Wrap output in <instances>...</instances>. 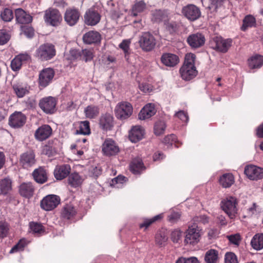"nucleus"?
<instances>
[{
    "label": "nucleus",
    "instance_id": "nucleus-33",
    "mask_svg": "<svg viewBox=\"0 0 263 263\" xmlns=\"http://www.w3.org/2000/svg\"><path fill=\"white\" fill-rule=\"evenodd\" d=\"M83 181V178L78 173H71L68 176V184L73 187L79 186L81 185Z\"/></svg>",
    "mask_w": 263,
    "mask_h": 263
},
{
    "label": "nucleus",
    "instance_id": "nucleus-8",
    "mask_svg": "<svg viewBox=\"0 0 263 263\" xmlns=\"http://www.w3.org/2000/svg\"><path fill=\"white\" fill-rule=\"evenodd\" d=\"M102 151L104 155L112 156L117 155L119 152L120 149L114 140L107 138L105 140L102 144Z\"/></svg>",
    "mask_w": 263,
    "mask_h": 263
},
{
    "label": "nucleus",
    "instance_id": "nucleus-34",
    "mask_svg": "<svg viewBox=\"0 0 263 263\" xmlns=\"http://www.w3.org/2000/svg\"><path fill=\"white\" fill-rule=\"evenodd\" d=\"M252 247L256 250H260L263 249V234H255L251 241Z\"/></svg>",
    "mask_w": 263,
    "mask_h": 263
},
{
    "label": "nucleus",
    "instance_id": "nucleus-63",
    "mask_svg": "<svg viewBox=\"0 0 263 263\" xmlns=\"http://www.w3.org/2000/svg\"><path fill=\"white\" fill-rule=\"evenodd\" d=\"M175 116L185 123H187L189 120V117L184 111H179L175 114Z\"/></svg>",
    "mask_w": 263,
    "mask_h": 263
},
{
    "label": "nucleus",
    "instance_id": "nucleus-31",
    "mask_svg": "<svg viewBox=\"0 0 263 263\" xmlns=\"http://www.w3.org/2000/svg\"><path fill=\"white\" fill-rule=\"evenodd\" d=\"M77 213L75 207L71 204H66L62 209L61 216L66 219H70L73 218Z\"/></svg>",
    "mask_w": 263,
    "mask_h": 263
},
{
    "label": "nucleus",
    "instance_id": "nucleus-3",
    "mask_svg": "<svg viewBox=\"0 0 263 263\" xmlns=\"http://www.w3.org/2000/svg\"><path fill=\"white\" fill-rule=\"evenodd\" d=\"M201 235V229L196 224H193L185 232L184 243L194 246L199 241Z\"/></svg>",
    "mask_w": 263,
    "mask_h": 263
},
{
    "label": "nucleus",
    "instance_id": "nucleus-38",
    "mask_svg": "<svg viewBox=\"0 0 263 263\" xmlns=\"http://www.w3.org/2000/svg\"><path fill=\"white\" fill-rule=\"evenodd\" d=\"M143 168L142 160L139 158L133 160L130 164V170L134 174H139Z\"/></svg>",
    "mask_w": 263,
    "mask_h": 263
},
{
    "label": "nucleus",
    "instance_id": "nucleus-35",
    "mask_svg": "<svg viewBox=\"0 0 263 263\" xmlns=\"http://www.w3.org/2000/svg\"><path fill=\"white\" fill-rule=\"evenodd\" d=\"M219 183L224 188L229 187L234 183V177L231 173L224 174L220 177Z\"/></svg>",
    "mask_w": 263,
    "mask_h": 263
},
{
    "label": "nucleus",
    "instance_id": "nucleus-28",
    "mask_svg": "<svg viewBox=\"0 0 263 263\" xmlns=\"http://www.w3.org/2000/svg\"><path fill=\"white\" fill-rule=\"evenodd\" d=\"M34 187L31 182H24L19 187L20 194L23 197L30 198L33 195Z\"/></svg>",
    "mask_w": 263,
    "mask_h": 263
},
{
    "label": "nucleus",
    "instance_id": "nucleus-59",
    "mask_svg": "<svg viewBox=\"0 0 263 263\" xmlns=\"http://www.w3.org/2000/svg\"><path fill=\"white\" fill-rule=\"evenodd\" d=\"M228 238L230 242L231 243H233L235 245L238 246L240 241V236L239 234H236L234 235H231L230 236H228Z\"/></svg>",
    "mask_w": 263,
    "mask_h": 263
},
{
    "label": "nucleus",
    "instance_id": "nucleus-7",
    "mask_svg": "<svg viewBox=\"0 0 263 263\" xmlns=\"http://www.w3.org/2000/svg\"><path fill=\"white\" fill-rule=\"evenodd\" d=\"M61 199L55 195H48L41 201L40 205L42 209L49 211L55 209L60 203Z\"/></svg>",
    "mask_w": 263,
    "mask_h": 263
},
{
    "label": "nucleus",
    "instance_id": "nucleus-47",
    "mask_svg": "<svg viewBox=\"0 0 263 263\" xmlns=\"http://www.w3.org/2000/svg\"><path fill=\"white\" fill-rule=\"evenodd\" d=\"M146 5L143 1H139L136 3L133 6L132 15L135 16L138 13L142 12L145 9Z\"/></svg>",
    "mask_w": 263,
    "mask_h": 263
},
{
    "label": "nucleus",
    "instance_id": "nucleus-41",
    "mask_svg": "<svg viewBox=\"0 0 263 263\" xmlns=\"http://www.w3.org/2000/svg\"><path fill=\"white\" fill-rule=\"evenodd\" d=\"M77 134L89 135L90 134V128L89 122L88 121H81L79 122V129L77 130Z\"/></svg>",
    "mask_w": 263,
    "mask_h": 263
},
{
    "label": "nucleus",
    "instance_id": "nucleus-27",
    "mask_svg": "<svg viewBox=\"0 0 263 263\" xmlns=\"http://www.w3.org/2000/svg\"><path fill=\"white\" fill-rule=\"evenodd\" d=\"M16 21L21 24H28L32 21V17L21 8L15 10Z\"/></svg>",
    "mask_w": 263,
    "mask_h": 263
},
{
    "label": "nucleus",
    "instance_id": "nucleus-6",
    "mask_svg": "<svg viewBox=\"0 0 263 263\" xmlns=\"http://www.w3.org/2000/svg\"><path fill=\"white\" fill-rule=\"evenodd\" d=\"M140 47L145 51H150L156 45V39L149 32H143L138 41Z\"/></svg>",
    "mask_w": 263,
    "mask_h": 263
},
{
    "label": "nucleus",
    "instance_id": "nucleus-61",
    "mask_svg": "<svg viewBox=\"0 0 263 263\" xmlns=\"http://www.w3.org/2000/svg\"><path fill=\"white\" fill-rule=\"evenodd\" d=\"M223 0H210V4L208 6L210 9L216 10L218 7L221 6Z\"/></svg>",
    "mask_w": 263,
    "mask_h": 263
},
{
    "label": "nucleus",
    "instance_id": "nucleus-29",
    "mask_svg": "<svg viewBox=\"0 0 263 263\" xmlns=\"http://www.w3.org/2000/svg\"><path fill=\"white\" fill-rule=\"evenodd\" d=\"M70 170L68 164L57 166L54 170V176L57 179L62 180L69 174Z\"/></svg>",
    "mask_w": 263,
    "mask_h": 263
},
{
    "label": "nucleus",
    "instance_id": "nucleus-43",
    "mask_svg": "<svg viewBox=\"0 0 263 263\" xmlns=\"http://www.w3.org/2000/svg\"><path fill=\"white\" fill-rule=\"evenodd\" d=\"M258 206L255 203L248 208L246 209L244 211V217H251L254 215H257L258 213Z\"/></svg>",
    "mask_w": 263,
    "mask_h": 263
},
{
    "label": "nucleus",
    "instance_id": "nucleus-23",
    "mask_svg": "<svg viewBox=\"0 0 263 263\" xmlns=\"http://www.w3.org/2000/svg\"><path fill=\"white\" fill-rule=\"evenodd\" d=\"M83 40L86 44H97L101 42V35L96 31H89L83 35Z\"/></svg>",
    "mask_w": 263,
    "mask_h": 263
},
{
    "label": "nucleus",
    "instance_id": "nucleus-36",
    "mask_svg": "<svg viewBox=\"0 0 263 263\" xmlns=\"http://www.w3.org/2000/svg\"><path fill=\"white\" fill-rule=\"evenodd\" d=\"M12 181L9 178H5L0 181V195H6L11 190Z\"/></svg>",
    "mask_w": 263,
    "mask_h": 263
},
{
    "label": "nucleus",
    "instance_id": "nucleus-17",
    "mask_svg": "<svg viewBox=\"0 0 263 263\" xmlns=\"http://www.w3.org/2000/svg\"><path fill=\"white\" fill-rule=\"evenodd\" d=\"M187 42L192 48H197L204 45L205 43V37L201 33H194L188 36Z\"/></svg>",
    "mask_w": 263,
    "mask_h": 263
},
{
    "label": "nucleus",
    "instance_id": "nucleus-32",
    "mask_svg": "<svg viewBox=\"0 0 263 263\" xmlns=\"http://www.w3.org/2000/svg\"><path fill=\"white\" fill-rule=\"evenodd\" d=\"M219 259V252L215 249L208 250L204 255V261L206 263H217Z\"/></svg>",
    "mask_w": 263,
    "mask_h": 263
},
{
    "label": "nucleus",
    "instance_id": "nucleus-60",
    "mask_svg": "<svg viewBox=\"0 0 263 263\" xmlns=\"http://www.w3.org/2000/svg\"><path fill=\"white\" fill-rule=\"evenodd\" d=\"M131 40H124L119 45V47L124 51L125 53H128Z\"/></svg>",
    "mask_w": 263,
    "mask_h": 263
},
{
    "label": "nucleus",
    "instance_id": "nucleus-56",
    "mask_svg": "<svg viewBox=\"0 0 263 263\" xmlns=\"http://www.w3.org/2000/svg\"><path fill=\"white\" fill-rule=\"evenodd\" d=\"M9 39V35L6 31L0 30V45H4L7 43Z\"/></svg>",
    "mask_w": 263,
    "mask_h": 263
},
{
    "label": "nucleus",
    "instance_id": "nucleus-10",
    "mask_svg": "<svg viewBox=\"0 0 263 263\" xmlns=\"http://www.w3.org/2000/svg\"><path fill=\"white\" fill-rule=\"evenodd\" d=\"M182 13L186 18L191 21H194L201 16L200 9L193 4H189L183 7Z\"/></svg>",
    "mask_w": 263,
    "mask_h": 263
},
{
    "label": "nucleus",
    "instance_id": "nucleus-49",
    "mask_svg": "<svg viewBox=\"0 0 263 263\" xmlns=\"http://www.w3.org/2000/svg\"><path fill=\"white\" fill-rule=\"evenodd\" d=\"M93 57V52L90 49H85L81 51V59L85 62L91 60Z\"/></svg>",
    "mask_w": 263,
    "mask_h": 263
},
{
    "label": "nucleus",
    "instance_id": "nucleus-4",
    "mask_svg": "<svg viewBox=\"0 0 263 263\" xmlns=\"http://www.w3.org/2000/svg\"><path fill=\"white\" fill-rule=\"evenodd\" d=\"M133 112L132 104L127 101L119 102L115 109L116 117L121 120H125L129 118Z\"/></svg>",
    "mask_w": 263,
    "mask_h": 263
},
{
    "label": "nucleus",
    "instance_id": "nucleus-13",
    "mask_svg": "<svg viewBox=\"0 0 263 263\" xmlns=\"http://www.w3.org/2000/svg\"><path fill=\"white\" fill-rule=\"evenodd\" d=\"M57 102L53 97H48L42 99L39 103V106L47 114H52L55 110Z\"/></svg>",
    "mask_w": 263,
    "mask_h": 263
},
{
    "label": "nucleus",
    "instance_id": "nucleus-64",
    "mask_svg": "<svg viewBox=\"0 0 263 263\" xmlns=\"http://www.w3.org/2000/svg\"><path fill=\"white\" fill-rule=\"evenodd\" d=\"M69 54L70 56L69 59L71 60H74L78 59L79 57L81 58V51L73 49L70 50Z\"/></svg>",
    "mask_w": 263,
    "mask_h": 263
},
{
    "label": "nucleus",
    "instance_id": "nucleus-11",
    "mask_svg": "<svg viewBox=\"0 0 263 263\" xmlns=\"http://www.w3.org/2000/svg\"><path fill=\"white\" fill-rule=\"evenodd\" d=\"M44 18L47 23L53 26L59 25L62 20L60 12L57 9L52 8L45 11Z\"/></svg>",
    "mask_w": 263,
    "mask_h": 263
},
{
    "label": "nucleus",
    "instance_id": "nucleus-42",
    "mask_svg": "<svg viewBox=\"0 0 263 263\" xmlns=\"http://www.w3.org/2000/svg\"><path fill=\"white\" fill-rule=\"evenodd\" d=\"M256 24V20L254 16L251 15H247L243 20V24L241 26V30L246 31L248 28L255 26Z\"/></svg>",
    "mask_w": 263,
    "mask_h": 263
},
{
    "label": "nucleus",
    "instance_id": "nucleus-58",
    "mask_svg": "<svg viewBox=\"0 0 263 263\" xmlns=\"http://www.w3.org/2000/svg\"><path fill=\"white\" fill-rule=\"evenodd\" d=\"M182 237V232L180 230L173 231L171 234V238L173 242H177Z\"/></svg>",
    "mask_w": 263,
    "mask_h": 263
},
{
    "label": "nucleus",
    "instance_id": "nucleus-16",
    "mask_svg": "<svg viewBox=\"0 0 263 263\" xmlns=\"http://www.w3.org/2000/svg\"><path fill=\"white\" fill-rule=\"evenodd\" d=\"M26 116L21 112H15L12 114L9 119V125L14 128L22 126L26 122Z\"/></svg>",
    "mask_w": 263,
    "mask_h": 263
},
{
    "label": "nucleus",
    "instance_id": "nucleus-22",
    "mask_svg": "<svg viewBox=\"0 0 263 263\" xmlns=\"http://www.w3.org/2000/svg\"><path fill=\"white\" fill-rule=\"evenodd\" d=\"M80 17V13L76 9H68L66 10L64 19L69 26L74 25L78 21Z\"/></svg>",
    "mask_w": 263,
    "mask_h": 263
},
{
    "label": "nucleus",
    "instance_id": "nucleus-1",
    "mask_svg": "<svg viewBox=\"0 0 263 263\" xmlns=\"http://www.w3.org/2000/svg\"><path fill=\"white\" fill-rule=\"evenodd\" d=\"M196 55L192 53H187L183 65L180 69L181 78L185 81H190L195 77L198 73L195 66Z\"/></svg>",
    "mask_w": 263,
    "mask_h": 263
},
{
    "label": "nucleus",
    "instance_id": "nucleus-46",
    "mask_svg": "<svg viewBox=\"0 0 263 263\" xmlns=\"http://www.w3.org/2000/svg\"><path fill=\"white\" fill-rule=\"evenodd\" d=\"M13 17L14 15L13 11L10 9L5 8L1 12V17L2 20L5 22L11 21L13 18Z\"/></svg>",
    "mask_w": 263,
    "mask_h": 263
},
{
    "label": "nucleus",
    "instance_id": "nucleus-44",
    "mask_svg": "<svg viewBox=\"0 0 263 263\" xmlns=\"http://www.w3.org/2000/svg\"><path fill=\"white\" fill-rule=\"evenodd\" d=\"M153 19L156 22H165L167 17V13L160 10H156L153 13Z\"/></svg>",
    "mask_w": 263,
    "mask_h": 263
},
{
    "label": "nucleus",
    "instance_id": "nucleus-30",
    "mask_svg": "<svg viewBox=\"0 0 263 263\" xmlns=\"http://www.w3.org/2000/svg\"><path fill=\"white\" fill-rule=\"evenodd\" d=\"M32 176L34 180L40 184H43L47 181V174L46 171L42 167L34 170Z\"/></svg>",
    "mask_w": 263,
    "mask_h": 263
},
{
    "label": "nucleus",
    "instance_id": "nucleus-48",
    "mask_svg": "<svg viewBox=\"0 0 263 263\" xmlns=\"http://www.w3.org/2000/svg\"><path fill=\"white\" fill-rule=\"evenodd\" d=\"M166 125L163 121H158L154 125V133L156 135L159 136L163 134L165 131Z\"/></svg>",
    "mask_w": 263,
    "mask_h": 263
},
{
    "label": "nucleus",
    "instance_id": "nucleus-18",
    "mask_svg": "<svg viewBox=\"0 0 263 263\" xmlns=\"http://www.w3.org/2000/svg\"><path fill=\"white\" fill-rule=\"evenodd\" d=\"M12 88L17 97L22 98L29 93L30 87L26 83L18 82L12 85Z\"/></svg>",
    "mask_w": 263,
    "mask_h": 263
},
{
    "label": "nucleus",
    "instance_id": "nucleus-24",
    "mask_svg": "<svg viewBox=\"0 0 263 263\" xmlns=\"http://www.w3.org/2000/svg\"><path fill=\"white\" fill-rule=\"evenodd\" d=\"M100 127L104 131L110 130L114 126V118L109 114L102 116L99 120Z\"/></svg>",
    "mask_w": 263,
    "mask_h": 263
},
{
    "label": "nucleus",
    "instance_id": "nucleus-54",
    "mask_svg": "<svg viewBox=\"0 0 263 263\" xmlns=\"http://www.w3.org/2000/svg\"><path fill=\"white\" fill-rule=\"evenodd\" d=\"M176 263H199V261L195 257H191L187 258L180 257L177 260Z\"/></svg>",
    "mask_w": 263,
    "mask_h": 263
},
{
    "label": "nucleus",
    "instance_id": "nucleus-45",
    "mask_svg": "<svg viewBox=\"0 0 263 263\" xmlns=\"http://www.w3.org/2000/svg\"><path fill=\"white\" fill-rule=\"evenodd\" d=\"M10 229L9 224L5 220H0V238L7 237Z\"/></svg>",
    "mask_w": 263,
    "mask_h": 263
},
{
    "label": "nucleus",
    "instance_id": "nucleus-5",
    "mask_svg": "<svg viewBox=\"0 0 263 263\" xmlns=\"http://www.w3.org/2000/svg\"><path fill=\"white\" fill-rule=\"evenodd\" d=\"M55 55V50L51 44H44L41 45L36 51V57L42 61H47Z\"/></svg>",
    "mask_w": 263,
    "mask_h": 263
},
{
    "label": "nucleus",
    "instance_id": "nucleus-37",
    "mask_svg": "<svg viewBox=\"0 0 263 263\" xmlns=\"http://www.w3.org/2000/svg\"><path fill=\"white\" fill-rule=\"evenodd\" d=\"M84 112L87 118L94 119L98 116L99 109L97 106L90 105L85 108Z\"/></svg>",
    "mask_w": 263,
    "mask_h": 263
},
{
    "label": "nucleus",
    "instance_id": "nucleus-14",
    "mask_svg": "<svg viewBox=\"0 0 263 263\" xmlns=\"http://www.w3.org/2000/svg\"><path fill=\"white\" fill-rule=\"evenodd\" d=\"M20 164L24 168H28L36 162L35 154L32 151H29L23 153L20 158Z\"/></svg>",
    "mask_w": 263,
    "mask_h": 263
},
{
    "label": "nucleus",
    "instance_id": "nucleus-62",
    "mask_svg": "<svg viewBox=\"0 0 263 263\" xmlns=\"http://www.w3.org/2000/svg\"><path fill=\"white\" fill-rule=\"evenodd\" d=\"M25 245L24 242L21 240L16 245L12 248L9 253H13L20 250H22Z\"/></svg>",
    "mask_w": 263,
    "mask_h": 263
},
{
    "label": "nucleus",
    "instance_id": "nucleus-21",
    "mask_svg": "<svg viewBox=\"0 0 263 263\" xmlns=\"http://www.w3.org/2000/svg\"><path fill=\"white\" fill-rule=\"evenodd\" d=\"M144 130L139 125L133 126L129 133V139L133 143H136L141 140L144 137Z\"/></svg>",
    "mask_w": 263,
    "mask_h": 263
},
{
    "label": "nucleus",
    "instance_id": "nucleus-57",
    "mask_svg": "<svg viewBox=\"0 0 263 263\" xmlns=\"http://www.w3.org/2000/svg\"><path fill=\"white\" fill-rule=\"evenodd\" d=\"M139 89L145 93L151 92L153 89V87L149 84L146 83H142L139 85Z\"/></svg>",
    "mask_w": 263,
    "mask_h": 263
},
{
    "label": "nucleus",
    "instance_id": "nucleus-20",
    "mask_svg": "<svg viewBox=\"0 0 263 263\" xmlns=\"http://www.w3.org/2000/svg\"><path fill=\"white\" fill-rule=\"evenodd\" d=\"M52 134V128L48 125H43L39 127L35 132V138L42 141L48 138Z\"/></svg>",
    "mask_w": 263,
    "mask_h": 263
},
{
    "label": "nucleus",
    "instance_id": "nucleus-9",
    "mask_svg": "<svg viewBox=\"0 0 263 263\" xmlns=\"http://www.w3.org/2000/svg\"><path fill=\"white\" fill-rule=\"evenodd\" d=\"M231 39H223L221 37H214L211 42L212 48L221 52H226L232 45Z\"/></svg>",
    "mask_w": 263,
    "mask_h": 263
},
{
    "label": "nucleus",
    "instance_id": "nucleus-40",
    "mask_svg": "<svg viewBox=\"0 0 263 263\" xmlns=\"http://www.w3.org/2000/svg\"><path fill=\"white\" fill-rule=\"evenodd\" d=\"M167 239V236L164 231L158 232L155 236L156 243L160 247L164 246L166 244Z\"/></svg>",
    "mask_w": 263,
    "mask_h": 263
},
{
    "label": "nucleus",
    "instance_id": "nucleus-50",
    "mask_svg": "<svg viewBox=\"0 0 263 263\" xmlns=\"http://www.w3.org/2000/svg\"><path fill=\"white\" fill-rule=\"evenodd\" d=\"M30 228L33 233L41 234L44 232L43 226L36 222L30 223Z\"/></svg>",
    "mask_w": 263,
    "mask_h": 263
},
{
    "label": "nucleus",
    "instance_id": "nucleus-39",
    "mask_svg": "<svg viewBox=\"0 0 263 263\" xmlns=\"http://www.w3.org/2000/svg\"><path fill=\"white\" fill-rule=\"evenodd\" d=\"M248 64L252 69L260 67L263 64V56L256 55L252 57L248 60Z\"/></svg>",
    "mask_w": 263,
    "mask_h": 263
},
{
    "label": "nucleus",
    "instance_id": "nucleus-52",
    "mask_svg": "<svg viewBox=\"0 0 263 263\" xmlns=\"http://www.w3.org/2000/svg\"><path fill=\"white\" fill-rule=\"evenodd\" d=\"M224 263H238L237 256L234 253H226L224 256Z\"/></svg>",
    "mask_w": 263,
    "mask_h": 263
},
{
    "label": "nucleus",
    "instance_id": "nucleus-26",
    "mask_svg": "<svg viewBox=\"0 0 263 263\" xmlns=\"http://www.w3.org/2000/svg\"><path fill=\"white\" fill-rule=\"evenodd\" d=\"M161 61L166 66L174 67L179 63V59L176 54L165 53L161 56Z\"/></svg>",
    "mask_w": 263,
    "mask_h": 263
},
{
    "label": "nucleus",
    "instance_id": "nucleus-25",
    "mask_svg": "<svg viewBox=\"0 0 263 263\" xmlns=\"http://www.w3.org/2000/svg\"><path fill=\"white\" fill-rule=\"evenodd\" d=\"M156 112L155 105L153 103H148L145 105L139 114V118L140 120H145L151 118Z\"/></svg>",
    "mask_w": 263,
    "mask_h": 263
},
{
    "label": "nucleus",
    "instance_id": "nucleus-55",
    "mask_svg": "<svg viewBox=\"0 0 263 263\" xmlns=\"http://www.w3.org/2000/svg\"><path fill=\"white\" fill-rule=\"evenodd\" d=\"M23 63L16 56L11 63V68L14 71H16L20 69Z\"/></svg>",
    "mask_w": 263,
    "mask_h": 263
},
{
    "label": "nucleus",
    "instance_id": "nucleus-12",
    "mask_svg": "<svg viewBox=\"0 0 263 263\" xmlns=\"http://www.w3.org/2000/svg\"><path fill=\"white\" fill-rule=\"evenodd\" d=\"M245 174L250 180H257L263 178V168L254 165L245 167Z\"/></svg>",
    "mask_w": 263,
    "mask_h": 263
},
{
    "label": "nucleus",
    "instance_id": "nucleus-53",
    "mask_svg": "<svg viewBox=\"0 0 263 263\" xmlns=\"http://www.w3.org/2000/svg\"><path fill=\"white\" fill-rule=\"evenodd\" d=\"M125 179L124 176L119 175L112 180V185L117 188L121 187Z\"/></svg>",
    "mask_w": 263,
    "mask_h": 263
},
{
    "label": "nucleus",
    "instance_id": "nucleus-15",
    "mask_svg": "<svg viewBox=\"0 0 263 263\" xmlns=\"http://www.w3.org/2000/svg\"><path fill=\"white\" fill-rule=\"evenodd\" d=\"M54 76V70L50 68L43 69L39 75V84L43 87L47 86L52 81Z\"/></svg>",
    "mask_w": 263,
    "mask_h": 263
},
{
    "label": "nucleus",
    "instance_id": "nucleus-19",
    "mask_svg": "<svg viewBox=\"0 0 263 263\" xmlns=\"http://www.w3.org/2000/svg\"><path fill=\"white\" fill-rule=\"evenodd\" d=\"M100 14L93 9H89L84 15V21L87 25L95 26L100 22Z\"/></svg>",
    "mask_w": 263,
    "mask_h": 263
},
{
    "label": "nucleus",
    "instance_id": "nucleus-2",
    "mask_svg": "<svg viewBox=\"0 0 263 263\" xmlns=\"http://www.w3.org/2000/svg\"><path fill=\"white\" fill-rule=\"evenodd\" d=\"M238 201L235 197H228L221 202V206L223 211L228 215L230 219L236 218L238 214Z\"/></svg>",
    "mask_w": 263,
    "mask_h": 263
},
{
    "label": "nucleus",
    "instance_id": "nucleus-51",
    "mask_svg": "<svg viewBox=\"0 0 263 263\" xmlns=\"http://www.w3.org/2000/svg\"><path fill=\"white\" fill-rule=\"evenodd\" d=\"M162 218V215L159 214L156 215L150 219H145L144 222L140 224V228H145L146 229L148 228L152 223Z\"/></svg>",
    "mask_w": 263,
    "mask_h": 263
}]
</instances>
